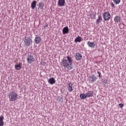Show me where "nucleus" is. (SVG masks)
<instances>
[{
  "label": "nucleus",
  "instance_id": "obj_1",
  "mask_svg": "<svg viewBox=\"0 0 126 126\" xmlns=\"http://www.w3.org/2000/svg\"><path fill=\"white\" fill-rule=\"evenodd\" d=\"M66 59L63 58L61 62V66L64 67V68H67L68 70H70V69H72V67H73V65L72 64L73 60H72V58L70 56H66Z\"/></svg>",
  "mask_w": 126,
  "mask_h": 126
},
{
  "label": "nucleus",
  "instance_id": "obj_2",
  "mask_svg": "<svg viewBox=\"0 0 126 126\" xmlns=\"http://www.w3.org/2000/svg\"><path fill=\"white\" fill-rule=\"evenodd\" d=\"M18 98V95L16 92H12L9 94V101L14 102V101H16V100H17Z\"/></svg>",
  "mask_w": 126,
  "mask_h": 126
},
{
  "label": "nucleus",
  "instance_id": "obj_3",
  "mask_svg": "<svg viewBox=\"0 0 126 126\" xmlns=\"http://www.w3.org/2000/svg\"><path fill=\"white\" fill-rule=\"evenodd\" d=\"M24 42L25 46H26V47H29V46L32 45L33 40H32V38H31V37H25L24 38Z\"/></svg>",
  "mask_w": 126,
  "mask_h": 126
},
{
  "label": "nucleus",
  "instance_id": "obj_4",
  "mask_svg": "<svg viewBox=\"0 0 126 126\" xmlns=\"http://www.w3.org/2000/svg\"><path fill=\"white\" fill-rule=\"evenodd\" d=\"M103 19L105 21H108L111 19V14L109 12H105L102 14Z\"/></svg>",
  "mask_w": 126,
  "mask_h": 126
},
{
  "label": "nucleus",
  "instance_id": "obj_5",
  "mask_svg": "<svg viewBox=\"0 0 126 126\" xmlns=\"http://www.w3.org/2000/svg\"><path fill=\"white\" fill-rule=\"evenodd\" d=\"M27 61L28 63H31L35 62V58H34V56L31 55H28Z\"/></svg>",
  "mask_w": 126,
  "mask_h": 126
},
{
  "label": "nucleus",
  "instance_id": "obj_6",
  "mask_svg": "<svg viewBox=\"0 0 126 126\" xmlns=\"http://www.w3.org/2000/svg\"><path fill=\"white\" fill-rule=\"evenodd\" d=\"M97 81V77L94 75H92L89 77V82L90 83H94L95 81Z\"/></svg>",
  "mask_w": 126,
  "mask_h": 126
},
{
  "label": "nucleus",
  "instance_id": "obj_7",
  "mask_svg": "<svg viewBox=\"0 0 126 126\" xmlns=\"http://www.w3.org/2000/svg\"><path fill=\"white\" fill-rule=\"evenodd\" d=\"M64 4H65V0H59L58 5L60 7L62 6H64Z\"/></svg>",
  "mask_w": 126,
  "mask_h": 126
},
{
  "label": "nucleus",
  "instance_id": "obj_8",
  "mask_svg": "<svg viewBox=\"0 0 126 126\" xmlns=\"http://www.w3.org/2000/svg\"><path fill=\"white\" fill-rule=\"evenodd\" d=\"M68 87H67V89L69 92H72L73 91V85L71 82H69L67 84Z\"/></svg>",
  "mask_w": 126,
  "mask_h": 126
},
{
  "label": "nucleus",
  "instance_id": "obj_9",
  "mask_svg": "<svg viewBox=\"0 0 126 126\" xmlns=\"http://www.w3.org/2000/svg\"><path fill=\"white\" fill-rule=\"evenodd\" d=\"M75 58L77 61H80V60L82 59V55L79 53H76L75 56Z\"/></svg>",
  "mask_w": 126,
  "mask_h": 126
},
{
  "label": "nucleus",
  "instance_id": "obj_10",
  "mask_svg": "<svg viewBox=\"0 0 126 126\" xmlns=\"http://www.w3.org/2000/svg\"><path fill=\"white\" fill-rule=\"evenodd\" d=\"M34 41L35 44H39L41 43V37L40 36H36L34 38Z\"/></svg>",
  "mask_w": 126,
  "mask_h": 126
},
{
  "label": "nucleus",
  "instance_id": "obj_11",
  "mask_svg": "<svg viewBox=\"0 0 126 126\" xmlns=\"http://www.w3.org/2000/svg\"><path fill=\"white\" fill-rule=\"evenodd\" d=\"M62 32L63 34L68 33V32H69V29H68V27H64L63 29Z\"/></svg>",
  "mask_w": 126,
  "mask_h": 126
},
{
  "label": "nucleus",
  "instance_id": "obj_12",
  "mask_svg": "<svg viewBox=\"0 0 126 126\" xmlns=\"http://www.w3.org/2000/svg\"><path fill=\"white\" fill-rule=\"evenodd\" d=\"M87 44L88 46L89 47H90V48H95V45L94 42H91L90 41H88L87 42Z\"/></svg>",
  "mask_w": 126,
  "mask_h": 126
},
{
  "label": "nucleus",
  "instance_id": "obj_13",
  "mask_svg": "<svg viewBox=\"0 0 126 126\" xmlns=\"http://www.w3.org/2000/svg\"><path fill=\"white\" fill-rule=\"evenodd\" d=\"M48 81V83H50V84H51V85H53V84H55V83H56V80L53 77H51L49 79Z\"/></svg>",
  "mask_w": 126,
  "mask_h": 126
},
{
  "label": "nucleus",
  "instance_id": "obj_14",
  "mask_svg": "<svg viewBox=\"0 0 126 126\" xmlns=\"http://www.w3.org/2000/svg\"><path fill=\"white\" fill-rule=\"evenodd\" d=\"M93 93H94L92 91H90L88 93H86V94L87 95V97L88 98H89L90 97H92V96H93Z\"/></svg>",
  "mask_w": 126,
  "mask_h": 126
},
{
  "label": "nucleus",
  "instance_id": "obj_15",
  "mask_svg": "<svg viewBox=\"0 0 126 126\" xmlns=\"http://www.w3.org/2000/svg\"><path fill=\"white\" fill-rule=\"evenodd\" d=\"M114 21L116 23H118V22H121V17L119 16H116L114 18Z\"/></svg>",
  "mask_w": 126,
  "mask_h": 126
},
{
  "label": "nucleus",
  "instance_id": "obj_16",
  "mask_svg": "<svg viewBox=\"0 0 126 126\" xmlns=\"http://www.w3.org/2000/svg\"><path fill=\"white\" fill-rule=\"evenodd\" d=\"M3 119H4V117L3 115L0 116V126H3L4 125V123H3Z\"/></svg>",
  "mask_w": 126,
  "mask_h": 126
},
{
  "label": "nucleus",
  "instance_id": "obj_17",
  "mask_svg": "<svg viewBox=\"0 0 126 126\" xmlns=\"http://www.w3.org/2000/svg\"><path fill=\"white\" fill-rule=\"evenodd\" d=\"M36 4H37V1L36 0H34L31 3V7L32 9H34L35 7H36Z\"/></svg>",
  "mask_w": 126,
  "mask_h": 126
},
{
  "label": "nucleus",
  "instance_id": "obj_18",
  "mask_svg": "<svg viewBox=\"0 0 126 126\" xmlns=\"http://www.w3.org/2000/svg\"><path fill=\"white\" fill-rule=\"evenodd\" d=\"M22 67L21 63H19L18 64L15 65V68L16 70H20L21 67Z\"/></svg>",
  "mask_w": 126,
  "mask_h": 126
},
{
  "label": "nucleus",
  "instance_id": "obj_19",
  "mask_svg": "<svg viewBox=\"0 0 126 126\" xmlns=\"http://www.w3.org/2000/svg\"><path fill=\"white\" fill-rule=\"evenodd\" d=\"M81 37L80 36H78L75 39H74V42L75 43H77L78 42L79 43H80L81 42Z\"/></svg>",
  "mask_w": 126,
  "mask_h": 126
},
{
  "label": "nucleus",
  "instance_id": "obj_20",
  "mask_svg": "<svg viewBox=\"0 0 126 126\" xmlns=\"http://www.w3.org/2000/svg\"><path fill=\"white\" fill-rule=\"evenodd\" d=\"M80 98H81V99H83V100H85V99L87 98V95L86 94H81L80 95Z\"/></svg>",
  "mask_w": 126,
  "mask_h": 126
},
{
  "label": "nucleus",
  "instance_id": "obj_21",
  "mask_svg": "<svg viewBox=\"0 0 126 126\" xmlns=\"http://www.w3.org/2000/svg\"><path fill=\"white\" fill-rule=\"evenodd\" d=\"M102 16L99 15L98 18L97 20H96V24H99V23H100L101 21L102 20Z\"/></svg>",
  "mask_w": 126,
  "mask_h": 126
},
{
  "label": "nucleus",
  "instance_id": "obj_22",
  "mask_svg": "<svg viewBox=\"0 0 126 126\" xmlns=\"http://www.w3.org/2000/svg\"><path fill=\"white\" fill-rule=\"evenodd\" d=\"M38 6L40 9H43V8H44V3L42 2H40L39 3Z\"/></svg>",
  "mask_w": 126,
  "mask_h": 126
},
{
  "label": "nucleus",
  "instance_id": "obj_23",
  "mask_svg": "<svg viewBox=\"0 0 126 126\" xmlns=\"http://www.w3.org/2000/svg\"><path fill=\"white\" fill-rule=\"evenodd\" d=\"M113 2H114L115 4H119L120 2H121V0H113Z\"/></svg>",
  "mask_w": 126,
  "mask_h": 126
},
{
  "label": "nucleus",
  "instance_id": "obj_24",
  "mask_svg": "<svg viewBox=\"0 0 126 126\" xmlns=\"http://www.w3.org/2000/svg\"><path fill=\"white\" fill-rule=\"evenodd\" d=\"M119 106L120 108H123V107H124V104H123V103H120V104H119Z\"/></svg>",
  "mask_w": 126,
  "mask_h": 126
},
{
  "label": "nucleus",
  "instance_id": "obj_25",
  "mask_svg": "<svg viewBox=\"0 0 126 126\" xmlns=\"http://www.w3.org/2000/svg\"><path fill=\"white\" fill-rule=\"evenodd\" d=\"M97 73L98 74V77L99 78H101V73L100 72V71H97Z\"/></svg>",
  "mask_w": 126,
  "mask_h": 126
},
{
  "label": "nucleus",
  "instance_id": "obj_26",
  "mask_svg": "<svg viewBox=\"0 0 126 126\" xmlns=\"http://www.w3.org/2000/svg\"><path fill=\"white\" fill-rule=\"evenodd\" d=\"M111 7H115V4H114V3L112 2L111 3Z\"/></svg>",
  "mask_w": 126,
  "mask_h": 126
},
{
  "label": "nucleus",
  "instance_id": "obj_27",
  "mask_svg": "<svg viewBox=\"0 0 126 126\" xmlns=\"http://www.w3.org/2000/svg\"><path fill=\"white\" fill-rule=\"evenodd\" d=\"M104 82L105 83H107V80H105L104 81Z\"/></svg>",
  "mask_w": 126,
  "mask_h": 126
}]
</instances>
